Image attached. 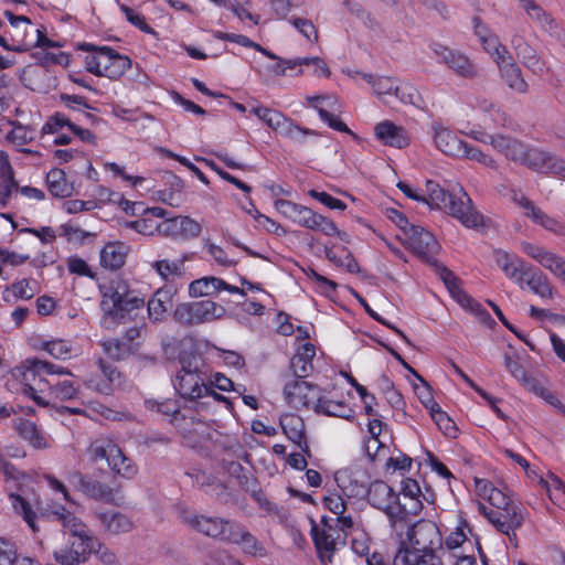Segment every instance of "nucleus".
<instances>
[{"label": "nucleus", "mask_w": 565, "mask_h": 565, "mask_svg": "<svg viewBox=\"0 0 565 565\" xmlns=\"http://www.w3.org/2000/svg\"><path fill=\"white\" fill-rule=\"evenodd\" d=\"M88 454L94 461L106 460L111 471L124 478L130 479L138 472L134 461L108 437L93 440L88 447Z\"/></svg>", "instance_id": "1"}, {"label": "nucleus", "mask_w": 565, "mask_h": 565, "mask_svg": "<svg viewBox=\"0 0 565 565\" xmlns=\"http://www.w3.org/2000/svg\"><path fill=\"white\" fill-rule=\"evenodd\" d=\"M85 67L97 76L118 79L131 67V60L108 46H103L85 57Z\"/></svg>", "instance_id": "2"}, {"label": "nucleus", "mask_w": 565, "mask_h": 565, "mask_svg": "<svg viewBox=\"0 0 565 565\" xmlns=\"http://www.w3.org/2000/svg\"><path fill=\"white\" fill-rule=\"evenodd\" d=\"M441 542V533L436 523L422 519L412 524L398 546H407L408 552L436 553Z\"/></svg>", "instance_id": "3"}, {"label": "nucleus", "mask_w": 565, "mask_h": 565, "mask_svg": "<svg viewBox=\"0 0 565 565\" xmlns=\"http://www.w3.org/2000/svg\"><path fill=\"white\" fill-rule=\"evenodd\" d=\"M275 207L285 217L300 226L321 232L322 234H332L335 231V224L331 220L303 205L281 199L275 202Z\"/></svg>", "instance_id": "4"}, {"label": "nucleus", "mask_w": 565, "mask_h": 565, "mask_svg": "<svg viewBox=\"0 0 565 565\" xmlns=\"http://www.w3.org/2000/svg\"><path fill=\"white\" fill-rule=\"evenodd\" d=\"M225 313L222 305L205 299L178 305L173 318L180 324L192 327L221 319Z\"/></svg>", "instance_id": "5"}, {"label": "nucleus", "mask_w": 565, "mask_h": 565, "mask_svg": "<svg viewBox=\"0 0 565 565\" xmlns=\"http://www.w3.org/2000/svg\"><path fill=\"white\" fill-rule=\"evenodd\" d=\"M321 523L322 525L319 526L311 520V536L320 562L328 565L332 562L339 545H344L347 533L333 526L326 516L322 518Z\"/></svg>", "instance_id": "6"}, {"label": "nucleus", "mask_w": 565, "mask_h": 565, "mask_svg": "<svg viewBox=\"0 0 565 565\" xmlns=\"http://www.w3.org/2000/svg\"><path fill=\"white\" fill-rule=\"evenodd\" d=\"M478 510L499 532L505 534L515 547L518 546L515 531L524 522V514L519 505L513 504L504 509L493 510L479 502Z\"/></svg>", "instance_id": "7"}, {"label": "nucleus", "mask_w": 565, "mask_h": 565, "mask_svg": "<svg viewBox=\"0 0 565 565\" xmlns=\"http://www.w3.org/2000/svg\"><path fill=\"white\" fill-rule=\"evenodd\" d=\"M262 120L280 136L297 145H305L308 136H318L315 130L296 125L290 118L278 110L264 108Z\"/></svg>", "instance_id": "8"}, {"label": "nucleus", "mask_w": 565, "mask_h": 565, "mask_svg": "<svg viewBox=\"0 0 565 565\" xmlns=\"http://www.w3.org/2000/svg\"><path fill=\"white\" fill-rule=\"evenodd\" d=\"M522 152L518 164L539 173H565V161L543 149L524 143Z\"/></svg>", "instance_id": "9"}, {"label": "nucleus", "mask_w": 565, "mask_h": 565, "mask_svg": "<svg viewBox=\"0 0 565 565\" xmlns=\"http://www.w3.org/2000/svg\"><path fill=\"white\" fill-rule=\"evenodd\" d=\"M406 246L425 263L437 266L436 255L439 244L435 236L420 226H408L406 231Z\"/></svg>", "instance_id": "10"}, {"label": "nucleus", "mask_w": 565, "mask_h": 565, "mask_svg": "<svg viewBox=\"0 0 565 565\" xmlns=\"http://www.w3.org/2000/svg\"><path fill=\"white\" fill-rule=\"evenodd\" d=\"M444 210L468 228L483 226L482 214L473 207L471 199L462 188L451 194V200L447 202Z\"/></svg>", "instance_id": "11"}, {"label": "nucleus", "mask_w": 565, "mask_h": 565, "mask_svg": "<svg viewBox=\"0 0 565 565\" xmlns=\"http://www.w3.org/2000/svg\"><path fill=\"white\" fill-rule=\"evenodd\" d=\"M68 56L65 53H45L41 58V65L28 67L23 71L22 81L24 85L33 92L45 93L50 88L49 74L44 68L51 64H66Z\"/></svg>", "instance_id": "12"}, {"label": "nucleus", "mask_w": 565, "mask_h": 565, "mask_svg": "<svg viewBox=\"0 0 565 565\" xmlns=\"http://www.w3.org/2000/svg\"><path fill=\"white\" fill-rule=\"evenodd\" d=\"M68 483L89 499L104 503L115 502V491L111 487L98 480L90 479L79 470H72L66 477Z\"/></svg>", "instance_id": "13"}, {"label": "nucleus", "mask_w": 565, "mask_h": 565, "mask_svg": "<svg viewBox=\"0 0 565 565\" xmlns=\"http://www.w3.org/2000/svg\"><path fill=\"white\" fill-rule=\"evenodd\" d=\"M321 394V388L318 385L311 384L303 379L296 377L284 386V396L291 407L300 408H315V403Z\"/></svg>", "instance_id": "14"}, {"label": "nucleus", "mask_w": 565, "mask_h": 565, "mask_svg": "<svg viewBox=\"0 0 565 565\" xmlns=\"http://www.w3.org/2000/svg\"><path fill=\"white\" fill-rule=\"evenodd\" d=\"M50 518L53 521L58 522L63 529L72 535V537L78 541V543H83L86 547L95 551V547L98 545L99 541L92 534L86 524L82 522L79 518L74 515L64 507H61L51 512Z\"/></svg>", "instance_id": "15"}, {"label": "nucleus", "mask_w": 565, "mask_h": 565, "mask_svg": "<svg viewBox=\"0 0 565 565\" xmlns=\"http://www.w3.org/2000/svg\"><path fill=\"white\" fill-rule=\"evenodd\" d=\"M431 50L440 58V62L446 64L456 75L468 79L478 76V68L473 62L461 52L439 43H435Z\"/></svg>", "instance_id": "16"}, {"label": "nucleus", "mask_w": 565, "mask_h": 565, "mask_svg": "<svg viewBox=\"0 0 565 565\" xmlns=\"http://www.w3.org/2000/svg\"><path fill=\"white\" fill-rule=\"evenodd\" d=\"M102 308L106 315L115 320L125 319L132 310L145 306L143 299L122 296L117 290H111L103 296Z\"/></svg>", "instance_id": "17"}, {"label": "nucleus", "mask_w": 565, "mask_h": 565, "mask_svg": "<svg viewBox=\"0 0 565 565\" xmlns=\"http://www.w3.org/2000/svg\"><path fill=\"white\" fill-rule=\"evenodd\" d=\"M174 387L181 397L194 401L205 396L210 387L198 372L182 367L175 376Z\"/></svg>", "instance_id": "18"}, {"label": "nucleus", "mask_w": 565, "mask_h": 565, "mask_svg": "<svg viewBox=\"0 0 565 565\" xmlns=\"http://www.w3.org/2000/svg\"><path fill=\"white\" fill-rule=\"evenodd\" d=\"M202 227L199 222L190 216H171L161 220L159 234L163 236L194 238L201 234Z\"/></svg>", "instance_id": "19"}, {"label": "nucleus", "mask_w": 565, "mask_h": 565, "mask_svg": "<svg viewBox=\"0 0 565 565\" xmlns=\"http://www.w3.org/2000/svg\"><path fill=\"white\" fill-rule=\"evenodd\" d=\"M522 250L552 274L565 280V259L532 243H522Z\"/></svg>", "instance_id": "20"}, {"label": "nucleus", "mask_w": 565, "mask_h": 565, "mask_svg": "<svg viewBox=\"0 0 565 565\" xmlns=\"http://www.w3.org/2000/svg\"><path fill=\"white\" fill-rule=\"evenodd\" d=\"M279 424L286 437L310 457L311 451L306 436L305 420L299 415L285 414L280 417Z\"/></svg>", "instance_id": "21"}, {"label": "nucleus", "mask_w": 565, "mask_h": 565, "mask_svg": "<svg viewBox=\"0 0 565 565\" xmlns=\"http://www.w3.org/2000/svg\"><path fill=\"white\" fill-rule=\"evenodd\" d=\"M521 287L526 285L531 291L544 299H553V286L547 276L540 269L530 265L522 270L518 277Z\"/></svg>", "instance_id": "22"}, {"label": "nucleus", "mask_w": 565, "mask_h": 565, "mask_svg": "<svg viewBox=\"0 0 565 565\" xmlns=\"http://www.w3.org/2000/svg\"><path fill=\"white\" fill-rule=\"evenodd\" d=\"M177 289L172 285L159 288L148 301V315L153 321H162L173 306Z\"/></svg>", "instance_id": "23"}, {"label": "nucleus", "mask_w": 565, "mask_h": 565, "mask_svg": "<svg viewBox=\"0 0 565 565\" xmlns=\"http://www.w3.org/2000/svg\"><path fill=\"white\" fill-rule=\"evenodd\" d=\"M376 138L385 146L404 148L409 143L407 131L392 121L385 120L377 124L374 128Z\"/></svg>", "instance_id": "24"}, {"label": "nucleus", "mask_w": 565, "mask_h": 565, "mask_svg": "<svg viewBox=\"0 0 565 565\" xmlns=\"http://www.w3.org/2000/svg\"><path fill=\"white\" fill-rule=\"evenodd\" d=\"M383 512L387 518L392 535H394L399 543L406 534V531H408L413 524L406 513L405 507L402 505L398 499L394 504L383 510Z\"/></svg>", "instance_id": "25"}, {"label": "nucleus", "mask_w": 565, "mask_h": 565, "mask_svg": "<svg viewBox=\"0 0 565 565\" xmlns=\"http://www.w3.org/2000/svg\"><path fill=\"white\" fill-rule=\"evenodd\" d=\"M183 521L198 533L214 540L223 533V518L192 514L184 516Z\"/></svg>", "instance_id": "26"}, {"label": "nucleus", "mask_w": 565, "mask_h": 565, "mask_svg": "<svg viewBox=\"0 0 565 565\" xmlns=\"http://www.w3.org/2000/svg\"><path fill=\"white\" fill-rule=\"evenodd\" d=\"M366 493L369 503L381 511L394 504L399 499V494L382 480L372 482Z\"/></svg>", "instance_id": "27"}, {"label": "nucleus", "mask_w": 565, "mask_h": 565, "mask_svg": "<svg viewBox=\"0 0 565 565\" xmlns=\"http://www.w3.org/2000/svg\"><path fill=\"white\" fill-rule=\"evenodd\" d=\"M93 550L74 539L68 546H62L53 552L54 559L61 565H77L84 563Z\"/></svg>", "instance_id": "28"}, {"label": "nucleus", "mask_w": 565, "mask_h": 565, "mask_svg": "<svg viewBox=\"0 0 565 565\" xmlns=\"http://www.w3.org/2000/svg\"><path fill=\"white\" fill-rule=\"evenodd\" d=\"M393 565H444L437 553L408 552L407 546H398L393 558Z\"/></svg>", "instance_id": "29"}, {"label": "nucleus", "mask_w": 565, "mask_h": 565, "mask_svg": "<svg viewBox=\"0 0 565 565\" xmlns=\"http://www.w3.org/2000/svg\"><path fill=\"white\" fill-rule=\"evenodd\" d=\"M434 141L436 147L446 156L460 158L466 141L458 138L452 131L444 127H436Z\"/></svg>", "instance_id": "30"}, {"label": "nucleus", "mask_w": 565, "mask_h": 565, "mask_svg": "<svg viewBox=\"0 0 565 565\" xmlns=\"http://www.w3.org/2000/svg\"><path fill=\"white\" fill-rule=\"evenodd\" d=\"M42 374L47 375H72L68 369L58 366L49 361H42L39 359H28L25 361V371L23 373L24 381H35L38 376Z\"/></svg>", "instance_id": "31"}, {"label": "nucleus", "mask_w": 565, "mask_h": 565, "mask_svg": "<svg viewBox=\"0 0 565 565\" xmlns=\"http://www.w3.org/2000/svg\"><path fill=\"white\" fill-rule=\"evenodd\" d=\"M97 519L102 523L104 530L113 535L128 533L134 529L131 520L116 511H104L97 513Z\"/></svg>", "instance_id": "32"}, {"label": "nucleus", "mask_w": 565, "mask_h": 565, "mask_svg": "<svg viewBox=\"0 0 565 565\" xmlns=\"http://www.w3.org/2000/svg\"><path fill=\"white\" fill-rule=\"evenodd\" d=\"M316 355V349L312 344L306 343L301 349L291 358L290 369L294 375L298 379L309 376L313 370L312 359Z\"/></svg>", "instance_id": "33"}, {"label": "nucleus", "mask_w": 565, "mask_h": 565, "mask_svg": "<svg viewBox=\"0 0 565 565\" xmlns=\"http://www.w3.org/2000/svg\"><path fill=\"white\" fill-rule=\"evenodd\" d=\"M126 256L127 246L119 242H111L100 250V264L104 268L117 270L124 266Z\"/></svg>", "instance_id": "34"}, {"label": "nucleus", "mask_w": 565, "mask_h": 565, "mask_svg": "<svg viewBox=\"0 0 565 565\" xmlns=\"http://www.w3.org/2000/svg\"><path fill=\"white\" fill-rule=\"evenodd\" d=\"M523 142L508 135L494 134L492 148L503 154L509 161L518 163L523 153Z\"/></svg>", "instance_id": "35"}, {"label": "nucleus", "mask_w": 565, "mask_h": 565, "mask_svg": "<svg viewBox=\"0 0 565 565\" xmlns=\"http://www.w3.org/2000/svg\"><path fill=\"white\" fill-rule=\"evenodd\" d=\"M14 428L32 447L36 449H44L49 446L46 438L32 420L19 418L14 422Z\"/></svg>", "instance_id": "36"}, {"label": "nucleus", "mask_w": 565, "mask_h": 565, "mask_svg": "<svg viewBox=\"0 0 565 565\" xmlns=\"http://www.w3.org/2000/svg\"><path fill=\"white\" fill-rule=\"evenodd\" d=\"M215 448L223 450L230 457L242 459L246 462H250V455L244 449L239 440L230 435L215 433V438L211 437Z\"/></svg>", "instance_id": "37"}, {"label": "nucleus", "mask_w": 565, "mask_h": 565, "mask_svg": "<svg viewBox=\"0 0 565 565\" xmlns=\"http://www.w3.org/2000/svg\"><path fill=\"white\" fill-rule=\"evenodd\" d=\"M313 411L317 414H323L327 416L340 417V418H352L354 412L348 404L342 401H332L323 397L321 394L318 402L315 403Z\"/></svg>", "instance_id": "38"}, {"label": "nucleus", "mask_w": 565, "mask_h": 565, "mask_svg": "<svg viewBox=\"0 0 565 565\" xmlns=\"http://www.w3.org/2000/svg\"><path fill=\"white\" fill-rule=\"evenodd\" d=\"M521 203L522 209L524 210V215L530 217L535 224H539L551 232L557 233L559 231V223L555 218L544 213L530 199L522 198Z\"/></svg>", "instance_id": "39"}, {"label": "nucleus", "mask_w": 565, "mask_h": 565, "mask_svg": "<svg viewBox=\"0 0 565 565\" xmlns=\"http://www.w3.org/2000/svg\"><path fill=\"white\" fill-rule=\"evenodd\" d=\"M11 126V130L7 134V140L15 146H23L31 142L35 137V130L29 126L21 125L18 121L0 119V131L3 127Z\"/></svg>", "instance_id": "40"}, {"label": "nucleus", "mask_w": 565, "mask_h": 565, "mask_svg": "<svg viewBox=\"0 0 565 565\" xmlns=\"http://www.w3.org/2000/svg\"><path fill=\"white\" fill-rule=\"evenodd\" d=\"M46 185L50 193L55 198H67L73 193V185L67 182L62 169L54 168L47 172Z\"/></svg>", "instance_id": "41"}, {"label": "nucleus", "mask_w": 565, "mask_h": 565, "mask_svg": "<svg viewBox=\"0 0 565 565\" xmlns=\"http://www.w3.org/2000/svg\"><path fill=\"white\" fill-rule=\"evenodd\" d=\"M494 262L508 278L515 279L516 281L519 275L526 267V264L522 259L511 256L503 250L494 252Z\"/></svg>", "instance_id": "42"}, {"label": "nucleus", "mask_w": 565, "mask_h": 565, "mask_svg": "<svg viewBox=\"0 0 565 565\" xmlns=\"http://www.w3.org/2000/svg\"><path fill=\"white\" fill-rule=\"evenodd\" d=\"M223 469L232 477H234L238 484L248 492L255 493L257 488V481L254 477L246 473L245 468L237 461L223 459Z\"/></svg>", "instance_id": "43"}, {"label": "nucleus", "mask_w": 565, "mask_h": 565, "mask_svg": "<svg viewBox=\"0 0 565 565\" xmlns=\"http://www.w3.org/2000/svg\"><path fill=\"white\" fill-rule=\"evenodd\" d=\"M104 352L115 361H122L135 353L137 347L135 343L125 342L122 339H108L100 342Z\"/></svg>", "instance_id": "44"}, {"label": "nucleus", "mask_w": 565, "mask_h": 565, "mask_svg": "<svg viewBox=\"0 0 565 565\" xmlns=\"http://www.w3.org/2000/svg\"><path fill=\"white\" fill-rule=\"evenodd\" d=\"M499 70L502 78L511 89L521 94L527 92V83L523 78L522 71L515 62L505 64Z\"/></svg>", "instance_id": "45"}, {"label": "nucleus", "mask_w": 565, "mask_h": 565, "mask_svg": "<svg viewBox=\"0 0 565 565\" xmlns=\"http://www.w3.org/2000/svg\"><path fill=\"white\" fill-rule=\"evenodd\" d=\"M522 64L535 75H543L546 70L545 62L536 54V51L526 44L515 53Z\"/></svg>", "instance_id": "46"}, {"label": "nucleus", "mask_w": 565, "mask_h": 565, "mask_svg": "<svg viewBox=\"0 0 565 565\" xmlns=\"http://www.w3.org/2000/svg\"><path fill=\"white\" fill-rule=\"evenodd\" d=\"M395 96L404 104L413 105L419 109L427 107L418 89L411 83H401L395 87Z\"/></svg>", "instance_id": "47"}, {"label": "nucleus", "mask_w": 565, "mask_h": 565, "mask_svg": "<svg viewBox=\"0 0 565 565\" xmlns=\"http://www.w3.org/2000/svg\"><path fill=\"white\" fill-rule=\"evenodd\" d=\"M426 189L427 195H425L426 200L423 203L428 204L430 207L444 210L447 202L451 200L452 193L445 191L438 183L431 180L426 182Z\"/></svg>", "instance_id": "48"}, {"label": "nucleus", "mask_w": 565, "mask_h": 565, "mask_svg": "<svg viewBox=\"0 0 565 565\" xmlns=\"http://www.w3.org/2000/svg\"><path fill=\"white\" fill-rule=\"evenodd\" d=\"M452 298L466 310H469L482 322L491 320L489 312L482 308L472 297H470L462 288L457 290Z\"/></svg>", "instance_id": "49"}, {"label": "nucleus", "mask_w": 565, "mask_h": 565, "mask_svg": "<svg viewBox=\"0 0 565 565\" xmlns=\"http://www.w3.org/2000/svg\"><path fill=\"white\" fill-rule=\"evenodd\" d=\"M220 278L207 276L193 280L189 286V294L192 297L210 296L218 292Z\"/></svg>", "instance_id": "50"}, {"label": "nucleus", "mask_w": 565, "mask_h": 565, "mask_svg": "<svg viewBox=\"0 0 565 565\" xmlns=\"http://www.w3.org/2000/svg\"><path fill=\"white\" fill-rule=\"evenodd\" d=\"M238 541L236 545H239L247 555L253 557H266L268 555L265 546L247 529L244 530Z\"/></svg>", "instance_id": "51"}, {"label": "nucleus", "mask_w": 565, "mask_h": 565, "mask_svg": "<svg viewBox=\"0 0 565 565\" xmlns=\"http://www.w3.org/2000/svg\"><path fill=\"white\" fill-rule=\"evenodd\" d=\"M430 416L433 420L436 423L438 428L444 431L446 436L456 437L457 427L454 420L440 409L438 404H433L430 406Z\"/></svg>", "instance_id": "52"}, {"label": "nucleus", "mask_w": 565, "mask_h": 565, "mask_svg": "<svg viewBox=\"0 0 565 565\" xmlns=\"http://www.w3.org/2000/svg\"><path fill=\"white\" fill-rule=\"evenodd\" d=\"M185 260V257L173 262L162 259L154 262L152 267L163 279L167 280L169 276H181L183 274Z\"/></svg>", "instance_id": "53"}, {"label": "nucleus", "mask_w": 565, "mask_h": 565, "mask_svg": "<svg viewBox=\"0 0 565 565\" xmlns=\"http://www.w3.org/2000/svg\"><path fill=\"white\" fill-rule=\"evenodd\" d=\"M10 501L14 509V511L22 515L23 520L29 524V526L36 531L35 525V512L32 510L30 503L20 494L11 493Z\"/></svg>", "instance_id": "54"}, {"label": "nucleus", "mask_w": 565, "mask_h": 565, "mask_svg": "<svg viewBox=\"0 0 565 565\" xmlns=\"http://www.w3.org/2000/svg\"><path fill=\"white\" fill-rule=\"evenodd\" d=\"M460 158L476 161L493 170L498 169V162L493 157L484 153L481 149L473 147L467 142L465 145V149L462 150V154L460 156Z\"/></svg>", "instance_id": "55"}, {"label": "nucleus", "mask_w": 565, "mask_h": 565, "mask_svg": "<svg viewBox=\"0 0 565 565\" xmlns=\"http://www.w3.org/2000/svg\"><path fill=\"white\" fill-rule=\"evenodd\" d=\"M246 527L239 522L231 519H223V533L218 536V541L235 544L238 543L242 533Z\"/></svg>", "instance_id": "56"}, {"label": "nucleus", "mask_w": 565, "mask_h": 565, "mask_svg": "<svg viewBox=\"0 0 565 565\" xmlns=\"http://www.w3.org/2000/svg\"><path fill=\"white\" fill-rule=\"evenodd\" d=\"M47 384L50 385V394L54 398L60 401L72 399L78 393V388L74 385V382L70 380H65L54 384L47 382Z\"/></svg>", "instance_id": "57"}, {"label": "nucleus", "mask_w": 565, "mask_h": 565, "mask_svg": "<svg viewBox=\"0 0 565 565\" xmlns=\"http://www.w3.org/2000/svg\"><path fill=\"white\" fill-rule=\"evenodd\" d=\"M0 184L8 185L9 194L12 195L13 189H18V181L15 180L9 157L4 151H0Z\"/></svg>", "instance_id": "58"}, {"label": "nucleus", "mask_w": 565, "mask_h": 565, "mask_svg": "<svg viewBox=\"0 0 565 565\" xmlns=\"http://www.w3.org/2000/svg\"><path fill=\"white\" fill-rule=\"evenodd\" d=\"M127 226L142 235H153L154 233L159 234L161 221L158 222L143 212L142 217L136 221L127 222Z\"/></svg>", "instance_id": "59"}, {"label": "nucleus", "mask_w": 565, "mask_h": 565, "mask_svg": "<svg viewBox=\"0 0 565 565\" xmlns=\"http://www.w3.org/2000/svg\"><path fill=\"white\" fill-rule=\"evenodd\" d=\"M288 22L308 41L313 43L318 42V31L311 20L299 17H291Z\"/></svg>", "instance_id": "60"}, {"label": "nucleus", "mask_w": 565, "mask_h": 565, "mask_svg": "<svg viewBox=\"0 0 565 565\" xmlns=\"http://www.w3.org/2000/svg\"><path fill=\"white\" fill-rule=\"evenodd\" d=\"M466 529L470 531L467 520L460 516L456 530L446 537L445 544L448 550H455L463 544L467 540Z\"/></svg>", "instance_id": "61"}, {"label": "nucleus", "mask_w": 565, "mask_h": 565, "mask_svg": "<svg viewBox=\"0 0 565 565\" xmlns=\"http://www.w3.org/2000/svg\"><path fill=\"white\" fill-rule=\"evenodd\" d=\"M317 111H318L321 120L327 122L330 128H332L337 131H340V132H345V134L352 136L354 139L359 138L358 135L354 134L339 117L329 113L327 109L317 108Z\"/></svg>", "instance_id": "62"}, {"label": "nucleus", "mask_w": 565, "mask_h": 565, "mask_svg": "<svg viewBox=\"0 0 565 565\" xmlns=\"http://www.w3.org/2000/svg\"><path fill=\"white\" fill-rule=\"evenodd\" d=\"M43 350L55 359L65 360L70 356L71 345L66 341L57 339L45 342Z\"/></svg>", "instance_id": "63"}, {"label": "nucleus", "mask_w": 565, "mask_h": 565, "mask_svg": "<svg viewBox=\"0 0 565 565\" xmlns=\"http://www.w3.org/2000/svg\"><path fill=\"white\" fill-rule=\"evenodd\" d=\"M520 382L527 391L543 397L553 404L555 396L546 387H544V385L537 379L527 376V374H525V379H521Z\"/></svg>", "instance_id": "64"}]
</instances>
